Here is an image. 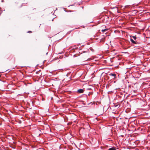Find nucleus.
I'll use <instances>...</instances> for the list:
<instances>
[{
	"mask_svg": "<svg viewBox=\"0 0 150 150\" xmlns=\"http://www.w3.org/2000/svg\"><path fill=\"white\" fill-rule=\"evenodd\" d=\"M109 75L110 76H113L114 78H115L116 77V74H115L110 73V74H109Z\"/></svg>",
	"mask_w": 150,
	"mask_h": 150,
	"instance_id": "f257e3e1",
	"label": "nucleus"
},
{
	"mask_svg": "<svg viewBox=\"0 0 150 150\" xmlns=\"http://www.w3.org/2000/svg\"><path fill=\"white\" fill-rule=\"evenodd\" d=\"M78 92L79 93H82L83 92V90L82 89H79L78 90Z\"/></svg>",
	"mask_w": 150,
	"mask_h": 150,
	"instance_id": "f03ea898",
	"label": "nucleus"
},
{
	"mask_svg": "<svg viewBox=\"0 0 150 150\" xmlns=\"http://www.w3.org/2000/svg\"><path fill=\"white\" fill-rule=\"evenodd\" d=\"M105 41V38L104 37L100 40V42H104Z\"/></svg>",
	"mask_w": 150,
	"mask_h": 150,
	"instance_id": "7ed1b4c3",
	"label": "nucleus"
},
{
	"mask_svg": "<svg viewBox=\"0 0 150 150\" xmlns=\"http://www.w3.org/2000/svg\"><path fill=\"white\" fill-rule=\"evenodd\" d=\"M130 40L131 41V42L133 44H136L137 43V42L136 41H134L132 39H131Z\"/></svg>",
	"mask_w": 150,
	"mask_h": 150,
	"instance_id": "20e7f679",
	"label": "nucleus"
},
{
	"mask_svg": "<svg viewBox=\"0 0 150 150\" xmlns=\"http://www.w3.org/2000/svg\"><path fill=\"white\" fill-rule=\"evenodd\" d=\"M137 10H133L132 11V13H133V14H135L136 13H137Z\"/></svg>",
	"mask_w": 150,
	"mask_h": 150,
	"instance_id": "39448f33",
	"label": "nucleus"
},
{
	"mask_svg": "<svg viewBox=\"0 0 150 150\" xmlns=\"http://www.w3.org/2000/svg\"><path fill=\"white\" fill-rule=\"evenodd\" d=\"M108 150H116V149L115 147H113L109 148Z\"/></svg>",
	"mask_w": 150,
	"mask_h": 150,
	"instance_id": "423d86ee",
	"label": "nucleus"
},
{
	"mask_svg": "<svg viewBox=\"0 0 150 150\" xmlns=\"http://www.w3.org/2000/svg\"><path fill=\"white\" fill-rule=\"evenodd\" d=\"M122 7H123L122 6L121 7H120V6L119 7V6H118V7H116V6H115V7H114L113 8H116L117 9H119V8H121Z\"/></svg>",
	"mask_w": 150,
	"mask_h": 150,
	"instance_id": "0eeeda50",
	"label": "nucleus"
},
{
	"mask_svg": "<svg viewBox=\"0 0 150 150\" xmlns=\"http://www.w3.org/2000/svg\"><path fill=\"white\" fill-rule=\"evenodd\" d=\"M132 38L135 40H136L137 38L136 36H132Z\"/></svg>",
	"mask_w": 150,
	"mask_h": 150,
	"instance_id": "6e6552de",
	"label": "nucleus"
},
{
	"mask_svg": "<svg viewBox=\"0 0 150 150\" xmlns=\"http://www.w3.org/2000/svg\"><path fill=\"white\" fill-rule=\"evenodd\" d=\"M107 30L106 29H104V30H102V31L103 32H104V31H107Z\"/></svg>",
	"mask_w": 150,
	"mask_h": 150,
	"instance_id": "1a4fd4ad",
	"label": "nucleus"
},
{
	"mask_svg": "<svg viewBox=\"0 0 150 150\" xmlns=\"http://www.w3.org/2000/svg\"><path fill=\"white\" fill-rule=\"evenodd\" d=\"M27 32L28 33H31L32 32L30 31H29Z\"/></svg>",
	"mask_w": 150,
	"mask_h": 150,
	"instance_id": "9d476101",
	"label": "nucleus"
},
{
	"mask_svg": "<svg viewBox=\"0 0 150 150\" xmlns=\"http://www.w3.org/2000/svg\"><path fill=\"white\" fill-rule=\"evenodd\" d=\"M1 1L2 2H3L4 1V0H1Z\"/></svg>",
	"mask_w": 150,
	"mask_h": 150,
	"instance_id": "9b49d317",
	"label": "nucleus"
},
{
	"mask_svg": "<svg viewBox=\"0 0 150 150\" xmlns=\"http://www.w3.org/2000/svg\"><path fill=\"white\" fill-rule=\"evenodd\" d=\"M53 99V98L52 97L51 98V100H52V99Z\"/></svg>",
	"mask_w": 150,
	"mask_h": 150,
	"instance_id": "f8f14e48",
	"label": "nucleus"
},
{
	"mask_svg": "<svg viewBox=\"0 0 150 150\" xmlns=\"http://www.w3.org/2000/svg\"><path fill=\"white\" fill-rule=\"evenodd\" d=\"M48 54V52H47L46 53V55H47Z\"/></svg>",
	"mask_w": 150,
	"mask_h": 150,
	"instance_id": "ddd939ff",
	"label": "nucleus"
},
{
	"mask_svg": "<svg viewBox=\"0 0 150 150\" xmlns=\"http://www.w3.org/2000/svg\"><path fill=\"white\" fill-rule=\"evenodd\" d=\"M118 11H119V10H117V12H119Z\"/></svg>",
	"mask_w": 150,
	"mask_h": 150,
	"instance_id": "4468645a",
	"label": "nucleus"
},
{
	"mask_svg": "<svg viewBox=\"0 0 150 150\" xmlns=\"http://www.w3.org/2000/svg\"><path fill=\"white\" fill-rule=\"evenodd\" d=\"M31 102H32V104H33V102L32 101Z\"/></svg>",
	"mask_w": 150,
	"mask_h": 150,
	"instance_id": "2eb2a0df",
	"label": "nucleus"
},
{
	"mask_svg": "<svg viewBox=\"0 0 150 150\" xmlns=\"http://www.w3.org/2000/svg\"><path fill=\"white\" fill-rule=\"evenodd\" d=\"M54 19V18L52 19V21H53V20Z\"/></svg>",
	"mask_w": 150,
	"mask_h": 150,
	"instance_id": "dca6fc26",
	"label": "nucleus"
},
{
	"mask_svg": "<svg viewBox=\"0 0 150 150\" xmlns=\"http://www.w3.org/2000/svg\"><path fill=\"white\" fill-rule=\"evenodd\" d=\"M66 11V12H68V11Z\"/></svg>",
	"mask_w": 150,
	"mask_h": 150,
	"instance_id": "f3484780",
	"label": "nucleus"
}]
</instances>
